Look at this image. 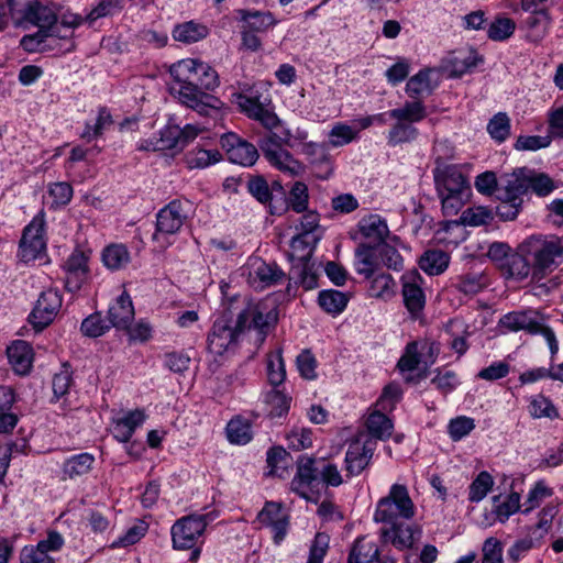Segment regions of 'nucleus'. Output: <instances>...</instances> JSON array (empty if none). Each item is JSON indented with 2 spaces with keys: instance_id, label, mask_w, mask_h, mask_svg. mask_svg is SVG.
<instances>
[{
  "instance_id": "f257e3e1",
  "label": "nucleus",
  "mask_w": 563,
  "mask_h": 563,
  "mask_svg": "<svg viewBox=\"0 0 563 563\" xmlns=\"http://www.w3.org/2000/svg\"><path fill=\"white\" fill-rule=\"evenodd\" d=\"M276 321V313L264 302L249 301L238 314L235 324L227 314L216 319L208 334V351L216 356H223L234 350L243 331H254L255 341L263 343L268 328Z\"/></svg>"
},
{
  "instance_id": "f03ea898",
  "label": "nucleus",
  "mask_w": 563,
  "mask_h": 563,
  "mask_svg": "<svg viewBox=\"0 0 563 563\" xmlns=\"http://www.w3.org/2000/svg\"><path fill=\"white\" fill-rule=\"evenodd\" d=\"M471 169L470 164H446L441 158L435 159V167L432 170L433 181L445 217L456 216L470 200Z\"/></svg>"
},
{
  "instance_id": "7ed1b4c3",
  "label": "nucleus",
  "mask_w": 563,
  "mask_h": 563,
  "mask_svg": "<svg viewBox=\"0 0 563 563\" xmlns=\"http://www.w3.org/2000/svg\"><path fill=\"white\" fill-rule=\"evenodd\" d=\"M416 515V506L407 486L393 484L388 494L376 504L374 520L383 523H395L399 520H410Z\"/></svg>"
},
{
  "instance_id": "20e7f679",
  "label": "nucleus",
  "mask_w": 563,
  "mask_h": 563,
  "mask_svg": "<svg viewBox=\"0 0 563 563\" xmlns=\"http://www.w3.org/2000/svg\"><path fill=\"white\" fill-rule=\"evenodd\" d=\"M213 519L214 516L211 512L189 515L178 519L170 529L174 549H192L202 537L208 523Z\"/></svg>"
},
{
  "instance_id": "39448f33",
  "label": "nucleus",
  "mask_w": 563,
  "mask_h": 563,
  "mask_svg": "<svg viewBox=\"0 0 563 563\" xmlns=\"http://www.w3.org/2000/svg\"><path fill=\"white\" fill-rule=\"evenodd\" d=\"M533 255V276L543 277L556 266V258L563 256V236L550 235L530 241Z\"/></svg>"
},
{
  "instance_id": "423d86ee",
  "label": "nucleus",
  "mask_w": 563,
  "mask_h": 563,
  "mask_svg": "<svg viewBox=\"0 0 563 563\" xmlns=\"http://www.w3.org/2000/svg\"><path fill=\"white\" fill-rule=\"evenodd\" d=\"M271 133L260 142V148L267 162L289 177L300 176L305 172V166L296 159Z\"/></svg>"
},
{
  "instance_id": "0eeeda50",
  "label": "nucleus",
  "mask_w": 563,
  "mask_h": 563,
  "mask_svg": "<svg viewBox=\"0 0 563 563\" xmlns=\"http://www.w3.org/2000/svg\"><path fill=\"white\" fill-rule=\"evenodd\" d=\"M187 219L185 203L180 200H173L162 208L156 216V231L153 240L162 247L170 244L168 236L175 235L184 225Z\"/></svg>"
},
{
  "instance_id": "6e6552de",
  "label": "nucleus",
  "mask_w": 563,
  "mask_h": 563,
  "mask_svg": "<svg viewBox=\"0 0 563 563\" xmlns=\"http://www.w3.org/2000/svg\"><path fill=\"white\" fill-rule=\"evenodd\" d=\"M290 490L307 501H318L320 497V481L313 457H299L295 476L290 482Z\"/></svg>"
},
{
  "instance_id": "1a4fd4ad",
  "label": "nucleus",
  "mask_w": 563,
  "mask_h": 563,
  "mask_svg": "<svg viewBox=\"0 0 563 563\" xmlns=\"http://www.w3.org/2000/svg\"><path fill=\"white\" fill-rule=\"evenodd\" d=\"M45 250V213L40 211L23 230L19 254L22 261L31 262L38 258Z\"/></svg>"
},
{
  "instance_id": "9d476101",
  "label": "nucleus",
  "mask_w": 563,
  "mask_h": 563,
  "mask_svg": "<svg viewBox=\"0 0 563 563\" xmlns=\"http://www.w3.org/2000/svg\"><path fill=\"white\" fill-rule=\"evenodd\" d=\"M440 353V344L435 341L424 339L411 342L407 345L404 355L398 361V368L401 373H411L420 365H432Z\"/></svg>"
},
{
  "instance_id": "9b49d317",
  "label": "nucleus",
  "mask_w": 563,
  "mask_h": 563,
  "mask_svg": "<svg viewBox=\"0 0 563 563\" xmlns=\"http://www.w3.org/2000/svg\"><path fill=\"white\" fill-rule=\"evenodd\" d=\"M65 545L64 537L56 530H48L36 544L24 545L20 551V563H56L52 556Z\"/></svg>"
},
{
  "instance_id": "f8f14e48",
  "label": "nucleus",
  "mask_w": 563,
  "mask_h": 563,
  "mask_svg": "<svg viewBox=\"0 0 563 563\" xmlns=\"http://www.w3.org/2000/svg\"><path fill=\"white\" fill-rule=\"evenodd\" d=\"M243 274L247 277V283L255 289H263L280 283L284 273L276 264L266 263L261 257H250L243 267Z\"/></svg>"
},
{
  "instance_id": "ddd939ff",
  "label": "nucleus",
  "mask_w": 563,
  "mask_h": 563,
  "mask_svg": "<svg viewBox=\"0 0 563 563\" xmlns=\"http://www.w3.org/2000/svg\"><path fill=\"white\" fill-rule=\"evenodd\" d=\"M63 298L57 289H46L41 292L30 320L34 328L42 330L51 324L60 311Z\"/></svg>"
},
{
  "instance_id": "4468645a",
  "label": "nucleus",
  "mask_w": 563,
  "mask_h": 563,
  "mask_svg": "<svg viewBox=\"0 0 563 563\" xmlns=\"http://www.w3.org/2000/svg\"><path fill=\"white\" fill-rule=\"evenodd\" d=\"M170 89L183 104L200 114H208L210 109L219 108L220 101L213 96L202 92L196 84H174Z\"/></svg>"
},
{
  "instance_id": "2eb2a0df",
  "label": "nucleus",
  "mask_w": 563,
  "mask_h": 563,
  "mask_svg": "<svg viewBox=\"0 0 563 563\" xmlns=\"http://www.w3.org/2000/svg\"><path fill=\"white\" fill-rule=\"evenodd\" d=\"M494 219L493 210L485 206H473L467 209H465L460 220H452V221H445L442 223V231L448 233L450 231H459L460 234L452 239L448 240L449 243L457 244L459 241L463 240V229L462 225H468V227H479L485 225L492 222ZM442 240L446 241L445 238H442Z\"/></svg>"
},
{
  "instance_id": "dca6fc26",
  "label": "nucleus",
  "mask_w": 563,
  "mask_h": 563,
  "mask_svg": "<svg viewBox=\"0 0 563 563\" xmlns=\"http://www.w3.org/2000/svg\"><path fill=\"white\" fill-rule=\"evenodd\" d=\"M257 521L271 529L274 542L279 544L288 532L289 516L277 503H266L257 515Z\"/></svg>"
},
{
  "instance_id": "f3484780",
  "label": "nucleus",
  "mask_w": 563,
  "mask_h": 563,
  "mask_svg": "<svg viewBox=\"0 0 563 563\" xmlns=\"http://www.w3.org/2000/svg\"><path fill=\"white\" fill-rule=\"evenodd\" d=\"M221 146L225 150L229 161L241 166H252L258 158L256 147L235 133L223 134Z\"/></svg>"
},
{
  "instance_id": "a211bd4d",
  "label": "nucleus",
  "mask_w": 563,
  "mask_h": 563,
  "mask_svg": "<svg viewBox=\"0 0 563 563\" xmlns=\"http://www.w3.org/2000/svg\"><path fill=\"white\" fill-rule=\"evenodd\" d=\"M23 18L38 26L51 32H59L58 26V7L54 3H42L37 1H27Z\"/></svg>"
},
{
  "instance_id": "6ab92c4d",
  "label": "nucleus",
  "mask_w": 563,
  "mask_h": 563,
  "mask_svg": "<svg viewBox=\"0 0 563 563\" xmlns=\"http://www.w3.org/2000/svg\"><path fill=\"white\" fill-rule=\"evenodd\" d=\"M231 101L249 118L260 121L266 129L274 130L278 126L279 119L277 115L266 109L257 98L236 92L232 93Z\"/></svg>"
},
{
  "instance_id": "aec40b11",
  "label": "nucleus",
  "mask_w": 563,
  "mask_h": 563,
  "mask_svg": "<svg viewBox=\"0 0 563 563\" xmlns=\"http://www.w3.org/2000/svg\"><path fill=\"white\" fill-rule=\"evenodd\" d=\"M541 318L534 310H518L504 314L498 322L503 331L519 332L525 331L529 334H538L540 330Z\"/></svg>"
},
{
  "instance_id": "412c9836",
  "label": "nucleus",
  "mask_w": 563,
  "mask_h": 563,
  "mask_svg": "<svg viewBox=\"0 0 563 563\" xmlns=\"http://www.w3.org/2000/svg\"><path fill=\"white\" fill-rule=\"evenodd\" d=\"M145 420L146 415L144 410H129L112 418L110 430L118 442L128 443L135 430L140 428Z\"/></svg>"
},
{
  "instance_id": "4be33fe9",
  "label": "nucleus",
  "mask_w": 563,
  "mask_h": 563,
  "mask_svg": "<svg viewBox=\"0 0 563 563\" xmlns=\"http://www.w3.org/2000/svg\"><path fill=\"white\" fill-rule=\"evenodd\" d=\"M65 286L75 292L81 288L88 276V256L81 251H74L64 264Z\"/></svg>"
},
{
  "instance_id": "5701e85b",
  "label": "nucleus",
  "mask_w": 563,
  "mask_h": 563,
  "mask_svg": "<svg viewBox=\"0 0 563 563\" xmlns=\"http://www.w3.org/2000/svg\"><path fill=\"white\" fill-rule=\"evenodd\" d=\"M402 297L407 309L411 313L420 312L426 303L424 292L421 288L422 277L416 271L402 275Z\"/></svg>"
},
{
  "instance_id": "b1692460",
  "label": "nucleus",
  "mask_w": 563,
  "mask_h": 563,
  "mask_svg": "<svg viewBox=\"0 0 563 563\" xmlns=\"http://www.w3.org/2000/svg\"><path fill=\"white\" fill-rule=\"evenodd\" d=\"M387 525L388 527L382 529V537L386 543L398 550L410 549L420 537V531L412 525L402 521Z\"/></svg>"
},
{
  "instance_id": "393cba45",
  "label": "nucleus",
  "mask_w": 563,
  "mask_h": 563,
  "mask_svg": "<svg viewBox=\"0 0 563 563\" xmlns=\"http://www.w3.org/2000/svg\"><path fill=\"white\" fill-rule=\"evenodd\" d=\"M527 180H525V168L516 169L514 173L505 175L497 188L496 199L498 201H520L527 190Z\"/></svg>"
},
{
  "instance_id": "a878e982",
  "label": "nucleus",
  "mask_w": 563,
  "mask_h": 563,
  "mask_svg": "<svg viewBox=\"0 0 563 563\" xmlns=\"http://www.w3.org/2000/svg\"><path fill=\"white\" fill-rule=\"evenodd\" d=\"M374 448L372 443L354 441L349 445L345 453V471L349 476L360 475L369 464Z\"/></svg>"
},
{
  "instance_id": "bb28decb",
  "label": "nucleus",
  "mask_w": 563,
  "mask_h": 563,
  "mask_svg": "<svg viewBox=\"0 0 563 563\" xmlns=\"http://www.w3.org/2000/svg\"><path fill=\"white\" fill-rule=\"evenodd\" d=\"M521 496L517 492H511L505 497L494 496L493 497V511L487 516L483 523L492 526L495 521L505 523L510 516L518 512L521 508Z\"/></svg>"
},
{
  "instance_id": "cd10ccee",
  "label": "nucleus",
  "mask_w": 563,
  "mask_h": 563,
  "mask_svg": "<svg viewBox=\"0 0 563 563\" xmlns=\"http://www.w3.org/2000/svg\"><path fill=\"white\" fill-rule=\"evenodd\" d=\"M360 234L371 243L382 244L390 238L386 220L377 213L362 217L357 223Z\"/></svg>"
},
{
  "instance_id": "c85d7f7f",
  "label": "nucleus",
  "mask_w": 563,
  "mask_h": 563,
  "mask_svg": "<svg viewBox=\"0 0 563 563\" xmlns=\"http://www.w3.org/2000/svg\"><path fill=\"white\" fill-rule=\"evenodd\" d=\"M7 355L13 371L19 375H26L33 364V350L32 346L22 340L14 341L7 349Z\"/></svg>"
},
{
  "instance_id": "c756f323",
  "label": "nucleus",
  "mask_w": 563,
  "mask_h": 563,
  "mask_svg": "<svg viewBox=\"0 0 563 563\" xmlns=\"http://www.w3.org/2000/svg\"><path fill=\"white\" fill-rule=\"evenodd\" d=\"M483 59L473 48L459 51L446 62L445 69L452 77H461L477 67Z\"/></svg>"
},
{
  "instance_id": "7c9ffc66",
  "label": "nucleus",
  "mask_w": 563,
  "mask_h": 563,
  "mask_svg": "<svg viewBox=\"0 0 563 563\" xmlns=\"http://www.w3.org/2000/svg\"><path fill=\"white\" fill-rule=\"evenodd\" d=\"M109 320L114 328L128 329L134 319V307L130 296L121 294L109 307Z\"/></svg>"
},
{
  "instance_id": "2f4dec72",
  "label": "nucleus",
  "mask_w": 563,
  "mask_h": 563,
  "mask_svg": "<svg viewBox=\"0 0 563 563\" xmlns=\"http://www.w3.org/2000/svg\"><path fill=\"white\" fill-rule=\"evenodd\" d=\"M349 563H380L377 543L366 537L357 539L350 552Z\"/></svg>"
},
{
  "instance_id": "473e14b6",
  "label": "nucleus",
  "mask_w": 563,
  "mask_h": 563,
  "mask_svg": "<svg viewBox=\"0 0 563 563\" xmlns=\"http://www.w3.org/2000/svg\"><path fill=\"white\" fill-rule=\"evenodd\" d=\"M209 34V30L205 24L195 21H187L174 26L173 38L183 44H192L203 40Z\"/></svg>"
},
{
  "instance_id": "72a5a7b5",
  "label": "nucleus",
  "mask_w": 563,
  "mask_h": 563,
  "mask_svg": "<svg viewBox=\"0 0 563 563\" xmlns=\"http://www.w3.org/2000/svg\"><path fill=\"white\" fill-rule=\"evenodd\" d=\"M450 255L441 250H427L419 260V267L430 276L442 274L449 266Z\"/></svg>"
},
{
  "instance_id": "f704fd0d",
  "label": "nucleus",
  "mask_w": 563,
  "mask_h": 563,
  "mask_svg": "<svg viewBox=\"0 0 563 563\" xmlns=\"http://www.w3.org/2000/svg\"><path fill=\"white\" fill-rule=\"evenodd\" d=\"M526 18L523 27L527 31V38L531 42L541 41L548 33L550 26V16L545 10L530 12Z\"/></svg>"
},
{
  "instance_id": "c9c22d12",
  "label": "nucleus",
  "mask_w": 563,
  "mask_h": 563,
  "mask_svg": "<svg viewBox=\"0 0 563 563\" xmlns=\"http://www.w3.org/2000/svg\"><path fill=\"white\" fill-rule=\"evenodd\" d=\"M360 139V129L345 122H335L328 132V144L331 147H343Z\"/></svg>"
},
{
  "instance_id": "e433bc0d",
  "label": "nucleus",
  "mask_w": 563,
  "mask_h": 563,
  "mask_svg": "<svg viewBox=\"0 0 563 563\" xmlns=\"http://www.w3.org/2000/svg\"><path fill=\"white\" fill-rule=\"evenodd\" d=\"M236 13L244 23L243 29L251 32H264L276 24L274 16L268 12L238 10Z\"/></svg>"
},
{
  "instance_id": "4c0bfd02",
  "label": "nucleus",
  "mask_w": 563,
  "mask_h": 563,
  "mask_svg": "<svg viewBox=\"0 0 563 563\" xmlns=\"http://www.w3.org/2000/svg\"><path fill=\"white\" fill-rule=\"evenodd\" d=\"M225 432L229 442L236 445H245L253 438L251 422L240 416L228 422Z\"/></svg>"
},
{
  "instance_id": "58836bf2",
  "label": "nucleus",
  "mask_w": 563,
  "mask_h": 563,
  "mask_svg": "<svg viewBox=\"0 0 563 563\" xmlns=\"http://www.w3.org/2000/svg\"><path fill=\"white\" fill-rule=\"evenodd\" d=\"M350 298L345 292L334 289L321 290L318 295L319 306L329 314L338 316L346 308Z\"/></svg>"
},
{
  "instance_id": "ea45409f",
  "label": "nucleus",
  "mask_w": 563,
  "mask_h": 563,
  "mask_svg": "<svg viewBox=\"0 0 563 563\" xmlns=\"http://www.w3.org/2000/svg\"><path fill=\"white\" fill-rule=\"evenodd\" d=\"M354 268L358 275L365 278H371L376 268L377 261L372 246L367 244H360L355 250Z\"/></svg>"
},
{
  "instance_id": "a19ab883",
  "label": "nucleus",
  "mask_w": 563,
  "mask_h": 563,
  "mask_svg": "<svg viewBox=\"0 0 563 563\" xmlns=\"http://www.w3.org/2000/svg\"><path fill=\"white\" fill-rule=\"evenodd\" d=\"M528 412L533 419H556L559 411L552 400L542 394L532 395L527 398Z\"/></svg>"
},
{
  "instance_id": "79ce46f5",
  "label": "nucleus",
  "mask_w": 563,
  "mask_h": 563,
  "mask_svg": "<svg viewBox=\"0 0 563 563\" xmlns=\"http://www.w3.org/2000/svg\"><path fill=\"white\" fill-rule=\"evenodd\" d=\"M200 62L194 58H185L173 64L169 73L174 78V84H196Z\"/></svg>"
},
{
  "instance_id": "37998d69",
  "label": "nucleus",
  "mask_w": 563,
  "mask_h": 563,
  "mask_svg": "<svg viewBox=\"0 0 563 563\" xmlns=\"http://www.w3.org/2000/svg\"><path fill=\"white\" fill-rule=\"evenodd\" d=\"M388 115L397 121L412 124L423 120L427 115V110L421 101H410L400 108L388 111Z\"/></svg>"
},
{
  "instance_id": "c03bdc74",
  "label": "nucleus",
  "mask_w": 563,
  "mask_h": 563,
  "mask_svg": "<svg viewBox=\"0 0 563 563\" xmlns=\"http://www.w3.org/2000/svg\"><path fill=\"white\" fill-rule=\"evenodd\" d=\"M400 244L398 236H390L387 241L379 244L378 254L382 263L394 271H400L404 267V260L397 250V245Z\"/></svg>"
},
{
  "instance_id": "a18cd8bd",
  "label": "nucleus",
  "mask_w": 563,
  "mask_h": 563,
  "mask_svg": "<svg viewBox=\"0 0 563 563\" xmlns=\"http://www.w3.org/2000/svg\"><path fill=\"white\" fill-rule=\"evenodd\" d=\"M57 36H59V32H51L38 27L37 32L24 35L20 44L24 51L30 53L45 51L52 46L51 42L57 38Z\"/></svg>"
},
{
  "instance_id": "49530a36",
  "label": "nucleus",
  "mask_w": 563,
  "mask_h": 563,
  "mask_svg": "<svg viewBox=\"0 0 563 563\" xmlns=\"http://www.w3.org/2000/svg\"><path fill=\"white\" fill-rule=\"evenodd\" d=\"M372 277L368 288L371 297L387 300L396 295L397 285L390 274L379 273Z\"/></svg>"
},
{
  "instance_id": "de8ad7c7",
  "label": "nucleus",
  "mask_w": 563,
  "mask_h": 563,
  "mask_svg": "<svg viewBox=\"0 0 563 563\" xmlns=\"http://www.w3.org/2000/svg\"><path fill=\"white\" fill-rule=\"evenodd\" d=\"M432 70L422 69L409 78L406 85V92L411 98L430 95L435 85L431 80Z\"/></svg>"
},
{
  "instance_id": "09e8293b",
  "label": "nucleus",
  "mask_w": 563,
  "mask_h": 563,
  "mask_svg": "<svg viewBox=\"0 0 563 563\" xmlns=\"http://www.w3.org/2000/svg\"><path fill=\"white\" fill-rule=\"evenodd\" d=\"M95 463V456L90 453H80L67 459L63 466V472L69 478L87 474Z\"/></svg>"
},
{
  "instance_id": "8fccbe9b",
  "label": "nucleus",
  "mask_w": 563,
  "mask_h": 563,
  "mask_svg": "<svg viewBox=\"0 0 563 563\" xmlns=\"http://www.w3.org/2000/svg\"><path fill=\"white\" fill-rule=\"evenodd\" d=\"M130 260L129 250L123 244H111L102 252L103 264L112 271L125 267Z\"/></svg>"
},
{
  "instance_id": "3c124183",
  "label": "nucleus",
  "mask_w": 563,
  "mask_h": 563,
  "mask_svg": "<svg viewBox=\"0 0 563 563\" xmlns=\"http://www.w3.org/2000/svg\"><path fill=\"white\" fill-rule=\"evenodd\" d=\"M525 180H527V190H532L538 196H548L554 188V181L544 173H538L532 169L525 168Z\"/></svg>"
},
{
  "instance_id": "603ef678",
  "label": "nucleus",
  "mask_w": 563,
  "mask_h": 563,
  "mask_svg": "<svg viewBox=\"0 0 563 563\" xmlns=\"http://www.w3.org/2000/svg\"><path fill=\"white\" fill-rule=\"evenodd\" d=\"M318 243L317 236L297 233L290 242L291 256L301 263L308 262Z\"/></svg>"
},
{
  "instance_id": "864d4df0",
  "label": "nucleus",
  "mask_w": 563,
  "mask_h": 563,
  "mask_svg": "<svg viewBox=\"0 0 563 563\" xmlns=\"http://www.w3.org/2000/svg\"><path fill=\"white\" fill-rule=\"evenodd\" d=\"M266 371L269 384L278 388L286 379V368L280 350L267 355Z\"/></svg>"
},
{
  "instance_id": "5fc2aeb1",
  "label": "nucleus",
  "mask_w": 563,
  "mask_h": 563,
  "mask_svg": "<svg viewBox=\"0 0 563 563\" xmlns=\"http://www.w3.org/2000/svg\"><path fill=\"white\" fill-rule=\"evenodd\" d=\"M494 484V478L488 472H479L468 487V500L471 503L482 501L492 490Z\"/></svg>"
},
{
  "instance_id": "6e6d98bb",
  "label": "nucleus",
  "mask_w": 563,
  "mask_h": 563,
  "mask_svg": "<svg viewBox=\"0 0 563 563\" xmlns=\"http://www.w3.org/2000/svg\"><path fill=\"white\" fill-rule=\"evenodd\" d=\"M186 164L189 168H206L221 159L217 150L194 148L186 154Z\"/></svg>"
},
{
  "instance_id": "4d7b16f0",
  "label": "nucleus",
  "mask_w": 563,
  "mask_h": 563,
  "mask_svg": "<svg viewBox=\"0 0 563 563\" xmlns=\"http://www.w3.org/2000/svg\"><path fill=\"white\" fill-rule=\"evenodd\" d=\"M366 427L372 437L380 440L390 437L394 428L390 419L378 410L368 416Z\"/></svg>"
},
{
  "instance_id": "13d9d810",
  "label": "nucleus",
  "mask_w": 563,
  "mask_h": 563,
  "mask_svg": "<svg viewBox=\"0 0 563 563\" xmlns=\"http://www.w3.org/2000/svg\"><path fill=\"white\" fill-rule=\"evenodd\" d=\"M516 22L507 16H497L487 29V36L495 42H503L512 36Z\"/></svg>"
},
{
  "instance_id": "bf43d9fd",
  "label": "nucleus",
  "mask_w": 563,
  "mask_h": 563,
  "mask_svg": "<svg viewBox=\"0 0 563 563\" xmlns=\"http://www.w3.org/2000/svg\"><path fill=\"white\" fill-rule=\"evenodd\" d=\"M553 494L552 488L547 486L543 481L537 482L528 492L527 498L522 504V512L529 514L538 508L547 498Z\"/></svg>"
},
{
  "instance_id": "052dcab7",
  "label": "nucleus",
  "mask_w": 563,
  "mask_h": 563,
  "mask_svg": "<svg viewBox=\"0 0 563 563\" xmlns=\"http://www.w3.org/2000/svg\"><path fill=\"white\" fill-rule=\"evenodd\" d=\"M287 205L297 213H302L308 210L309 191L305 183L296 181L292 185L288 194Z\"/></svg>"
},
{
  "instance_id": "680f3d73",
  "label": "nucleus",
  "mask_w": 563,
  "mask_h": 563,
  "mask_svg": "<svg viewBox=\"0 0 563 563\" xmlns=\"http://www.w3.org/2000/svg\"><path fill=\"white\" fill-rule=\"evenodd\" d=\"M510 119L505 112H498L495 114L487 124V132L490 137L503 143L510 135Z\"/></svg>"
},
{
  "instance_id": "e2e57ef3",
  "label": "nucleus",
  "mask_w": 563,
  "mask_h": 563,
  "mask_svg": "<svg viewBox=\"0 0 563 563\" xmlns=\"http://www.w3.org/2000/svg\"><path fill=\"white\" fill-rule=\"evenodd\" d=\"M460 383L457 374L448 368H438L431 379V384L444 395L452 393Z\"/></svg>"
},
{
  "instance_id": "0e129e2a",
  "label": "nucleus",
  "mask_w": 563,
  "mask_h": 563,
  "mask_svg": "<svg viewBox=\"0 0 563 563\" xmlns=\"http://www.w3.org/2000/svg\"><path fill=\"white\" fill-rule=\"evenodd\" d=\"M276 132H271L277 140H279L284 145L289 147H296L299 144L307 143L308 132L302 128H297L294 131L285 128L280 123L277 128H275Z\"/></svg>"
},
{
  "instance_id": "69168bd1",
  "label": "nucleus",
  "mask_w": 563,
  "mask_h": 563,
  "mask_svg": "<svg viewBox=\"0 0 563 563\" xmlns=\"http://www.w3.org/2000/svg\"><path fill=\"white\" fill-rule=\"evenodd\" d=\"M488 284L483 273H467L459 277L456 287L466 295H474L481 291Z\"/></svg>"
},
{
  "instance_id": "338daca9",
  "label": "nucleus",
  "mask_w": 563,
  "mask_h": 563,
  "mask_svg": "<svg viewBox=\"0 0 563 563\" xmlns=\"http://www.w3.org/2000/svg\"><path fill=\"white\" fill-rule=\"evenodd\" d=\"M475 429V420L467 416H459L449 421L448 433L453 441H460Z\"/></svg>"
},
{
  "instance_id": "774afa93",
  "label": "nucleus",
  "mask_w": 563,
  "mask_h": 563,
  "mask_svg": "<svg viewBox=\"0 0 563 563\" xmlns=\"http://www.w3.org/2000/svg\"><path fill=\"white\" fill-rule=\"evenodd\" d=\"M418 135V130L409 123L397 121L388 132V143L393 146L413 141Z\"/></svg>"
}]
</instances>
